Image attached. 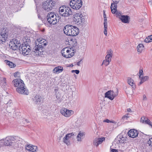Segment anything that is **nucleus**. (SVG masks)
<instances>
[{"instance_id":"f257e3e1","label":"nucleus","mask_w":152,"mask_h":152,"mask_svg":"<svg viewBox=\"0 0 152 152\" xmlns=\"http://www.w3.org/2000/svg\"><path fill=\"white\" fill-rule=\"evenodd\" d=\"M12 83L15 87H17L16 91L18 93L26 95H28L29 92L25 86V84L23 80L20 79H15L12 81Z\"/></svg>"},{"instance_id":"f03ea898","label":"nucleus","mask_w":152,"mask_h":152,"mask_svg":"<svg viewBox=\"0 0 152 152\" xmlns=\"http://www.w3.org/2000/svg\"><path fill=\"white\" fill-rule=\"evenodd\" d=\"M37 41H36V45L33 49V52L36 53V55H39L40 53L42 52L44 47L46 45V40L42 38H41L37 39Z\"/></svg>"},{"instance_id":"7ed1b4c3","label":"nucleus","mask_w":152,"mask_h":152,"mask_svg":"<svg viewBox=\"0 0 152 152\" xmlns=\"http://www.w3.org/2000/svg\"><path fill=\"white\" fill-rule=\"evenodd\" d=\"M64 33L68 36H75L79 33L78 28L72 25H67L64 28Z\"/></svg>"},{"instance_id":"20e7f679","label":"nucleus","mask_w":152,"mask_h":152,"mask_svg":"<svg viewBox=\"0 0 152 152\" xmlns=\"http://www.w3.org/2000/svg\"><path fill=\"white\" fill-rule=\"evenodd\" d=\"M74 50L69 47H66L63 48L61 51V53L64 57L69 58L72 57L74 55Z\"/></svg>"},{"instance_id":"39448f33","label":"nucleus","mask_w":152,"mask_h":152,"mask_svg":"<svg viewBox=\"0 0 152 152\" xmlns=\"http://www.w3.org/2000/svg\"><path fill=\"white\" fill-rule=\"evenodd\" d=\"M55 4V2L53 0H50L43 2L42 8L45 10L49 11L52 10Z\"/></svg>"},{"instance_id":"423d86ee","label":"nucleus","mask_w":152,"mask_h":152,"mask_svg":"<svg viewBox=\"0 0 152 152\" xmlns=\"http://www.w3.org/2000/svg\"><path fill=\"white\" fill-rule=\"evenodd\" d=\"M29 42H30V41L28 39L27 41L26 40V42L23 44L21 48V51L22 52V53L24 55H26L28 54L31 51V47L28 43Z\"/></svg>"},{"instance_id":"0eeeda50","label":"nucleus","mask_w":152,"mask_h":152,"mask_svg":"<svg viewBox=\"0 0 152 152\" xmlns=\"http://www.w3.org/2000/svg\"><path fill=\"white\" fill-rule=\"evenodd\" d=\"M73 20L78 25H82L84 22L85 19L82 14L77 13L74 15Z\"/></svg>"},{"instance_id":"6e6552de","label":"nucleus","mask_w":152,"mask_h":152,"mask_svg":"<svg viewBox=\"0 0 152 152\" xmlns=\"http://www.w3.org/2000/svg\"><path fill=\"white\" fill-rule=\"evenodd\" d=\"M70 5L73 9L78 10L82 6V0H71L70 2Z\"/></svg>"},{"instance_id":"1a4fd4ad","label":"nucleus","mask_w":152,"mask_h":152,"mask_svg":"<svg viewBox=\"0 0 152 152\" xmlns=\"http://www.w3.org/2000/svg\"><path fill=\"white\" fill-rule=\"evenodd\" d=\"M118 91L117 89L115 91L110 90L105 93L104 97L112 100L115 97L118 96Z\"/></svg>"},{"instance_id":"9d476101","label":"nucleus","mask_w":152,"mask_h":152,"mask_svg":"<svg viewBox=\"0 0 152 152\" xmlns=\"http://www.w3.org/2000/svg\"><path fill=\"white\" fill-rule=\"evenodd\" d=\"M61 114L66 117H70L74 113V112L72 110H69L65 108H62L60 110Z\"/></svg>"},{"instance_id":"9b49d317","label":"nucleus","mask_w":152,"mask_h":152,"mask_svg":"<svg viewBox=\"0 0 152 152\" xmlns=\"http://www.w3.org/2000/svg\"><path fill=\"white\" fill-rule=\"evenodd\" d=\"M117 5L114 4H111L110 7L111 11L112 13L116 14L117 17L119 19V17L122 16L120 12L117 10Z\"/></svg>"},{"instance_id":"f8f14e48","label":"nucleus","mask_w":152,"mask_h":152,"mask_svg":"<svg viewBox=\"0 0 152 152\" xmlns=\"http://www.w3.org/2000/svg\"><path fill=\"white\" fill-rule=\"evenodd\" d=\"M25 149L28 152H36L37 149V146L31 145H25Z\"/></svg>"},{"instance_id":"ddd939ff","label":"nucleus","mask_w":152,"mask_h":152,"mask_svg":"<svg viewBox=\"0 0 152 152\" xmlns=\"http://www.w3.org/2000/svg\"><path fill=\"white\" fill-rule=\"evenodd\" d=\"M74 135L73 133H69L66 135L64 137L63 140V142L66 144L67 145H69L70 144L69 138L71 137Z\"/></svg>"},{"instance_id":"4468645a","label":"nucleus","mask_w":152,"mask_h":152,"mask_svg":"<svg viewBox=\"0 0 152 152\" xmlns=\"http://www.w3.org/2000/svg\"><path fill=\"white\" fill-rule=\"evenodd\" d=\"M20 43L19 42L16 40H15L14 41L12 42L10 45H11V48L14 50H15L18 49L20 47Z\"/></svg>"},{"instance_id":"2eb2a0df","label":"nucleus","mask_w":152,"mask_h":152,"mask_svg":"<svg viewBox=\"0 0 152 152\" xmlns=\"http://www.w3.org/2000/svg\"><path fill=\"white\" fill-rule=\"evenodd\" d=\"M47 19L49 23L50 24L54 25L56 24L58 21L59 18L58 16L56 17L53 16V18H51Z\"/></svg>"},{"instance_id":"dca6fc26","label":"nucleus","mask_w":152,"mask_h":152,"mask_svg":"<svg viewBox=\"0 0 152 152\" xmlns=\"http://www.w3.org/2000/svg\"><path fill=\"white\" fill-rule=\"evenodd\" d=\"M65 12L62 14V16L64 17H68L72 14V12L70 7H65Z\"/></svg>"},{"instance_id":"f3484780","label":"nucleus","mask_w":152,"mask_h":152,"mask_svg":"<svg viewBox=\"0 0 152 152\" xmlns=\"http://www.w3.org/2000/svg\"><path fill=\"white\" fill-rule=\"evenodd\" d=\"M128 134L130 137L134 138L137 136L138 133L136 130L132 129L128 132Z\"/></svg>"},{"instance_id":"a211bd4d","label":"nucleus","mask_w":152,"mask_h":152,"mask_svg":"<svg viewBox=\"0 0 152 152\" xmlns=\"http://www.w3.org/2000/svg\"><path fill=\"white\" fill-rule=\"evenodd\" d=\"M107 53L105 60L111 62L113 55V51L112 50L110 49L107 51Z\"/></svg>"},{"instance_id":"6ab92c4d","label":"nucleus","mask_w":152,"mask_h":152,"mask_svg":"<svg viewBox=\"0 0 152 152\" xmlns=\"http://www.w3.org/2000/svg\"><path fill=\"white\" fill-rule=\"evenodd\" d=\"M130 18L129 16L127 15H122L119 17V19L124 23H128L129 22Z\"/></svg>"},{"instance_id":"aec40b11","label":"nucleus","mask_w":152,"mask_h":152,"mask_svg":"<svg viewBox=\"0 0 152 152\" xmlns=\"http://www.w3.org/2000/svg\"><path fill=\"white\" fill-rule=\"evenodd\" d=\"M104 140L105 138L104 137L102 138H96L94 140L93 144L96 147H97L99 145L101 144Z\"/></svg>"},{"instance_id":"412c9836","label":"nucleus","mask_w":152,"mask_h":152,"mask_svg":"<svg viewBox=\"0 0 152 152\" xmlns=\"http://www.w3.org/2000/svg\"><path fill=\"white\" fill-rule=\"evenodd\" d=\"M33 101L35 103H39L42 101V98L41 96L39 95H36L33 98Z\"/></svg>"},{"instance_id":"4be33fe9","label":"nucleus","mask_w":152,"mask_h":152,"mask_svg":"<svg viewBox=\"0 0 152 152\" xmlns=\"http://www.w3.org/2000/svg\"><path fill=\"white\" fill-rule=\"evenodd\" d=\"M7 34L5 32H1L0 34V41L5 42L7 38Z\"/></svg>"},{"instance_id":"5701e85b","label":"nucleus","mask_w":152,"mask_h":152,"mask_svg":"<svg viewBox=\"0 0 152 152\" xmlns=\"http://www.w3.org/2000/svg\"><path fill=\"white\" fill-rule=\"evenodd\" d=\"M12 140L9 137H6L5 139V141L4 142V144L6 146L12 145V144H13V142H12Z\"/></svg>"},{"instance_id":"b1692460","label":"nucleus","mask_w":152,"mask_h":152,"mask_svg":"<svg viewBox=\"0 0 152 152\" xmlns=\"http://www.w3.org/2000/svg\"><path fill=\"white\" fill-rule=\"evenodd\" d=\"M140 79V81L138 84V85L140 86L144 82L148 80L149 77L148 76H146L144 77H142L141 78H139Z\"/></svg>"},{"instance_id":"393cba45","label":"nucleus","mask_w":152,"mask_h":152,"mask_svg":"<svg viewBox=\"0 0 152 152\" xmlns=\"http://www.w3.org/2000/svg\"><path fill=\"white\" fill-rule=\"evenodd\" d=\"M128 84L130 85L133 89H135L136 88L135 85L134 83V80L130 77L128 78Z\"/></svg>"},{"instance_id":"a878e982","label":"nucleus","mask_w":152,"mask_h":152,"mask_svg":"<svg viewBox=\"0 0 152 152\" xmlns=\"http://www.w3.org/2000/svg\"><path fill=\"white\" fill-rule=\"evenodd\" d=\"M63 70V68L62 66H58L55 67L53 71L56 73H59L62 72Z\"/></svg>"},{"instance_id":"bb28decb","label":"nucleus","mask_w":152,"mask_h":152,"mask_svg":"<svg viewBox=\"0 0 152 152\" xmlns=\"http://www.w3.org/2000/svg\"><path fill=\"white\" fill-rule=\"evenodd\" d=\"M7 80L6 78L0 76V84L1 85L5 86L7 85Z\"/></svg>"},{"instance_id":"cd10ccee","label":"nucleus","mask_w":152,"mask_h":152,"mask_svg":"<svg viewBox=\"0 0 152 152\" xmlns=\"http://www.w3.org/2000/svg\"><path fill=\"white\" fill-rule=\"evenodd\" d=\"M144 46L142 44H139L137 46V51L141 53L142 51L144 50Z\"/></svg>"},{"instance_id":"c85d7f7f","label":"nucleus","mask_w":152,"mask_h":152,"mask_svg":"<svg viewBox=\"0 0 152 152\" xmlns=\"http://www.w3.org/2000/svg\"><path fill=\"white\" fill-rule=\"evenodd\" d=\"M5 62L11 68L14 67L15 66V65L12 62H10L7 60H5Z\"/></svg>"},{"instance_id":"c756f323","label":"nucleus","mask_w":152,"mask_h":152,"mask_svg":"<svg viewBox=\"0 0 152 152\" xmlns=\"http://www.w3.org/2000/svg\"><path fill=\"white\" fill-rule=\"evenodd\" d=\"M83 135L84 134L83 133L80 132L78 133L77 136V139L78 141L80 142L81 141V139H82V137L83 136Z\"/></svg>"},{"instance_id":"7c9ffc66","label":"nucleus","mask_w":152,"mask_h":152,"mask_svg":"<svg viewBox=\"0 0 152 152\" xmlns=\"http://www.w3.org/2000/svg\"><path fill=\"white\" fill-rule=\"evenodd\" d=\"M53 16H55V17H57L56 15L55 14L54 12H50L48 13L47 16V19L53 18Z\"/></svg>"},{"instance_id":"2f4dec72","label":"nucleus","mask_w":152,"mask_h":152,"mask_svg":"<svg viewBox=\"0 0 152 152\" xmlns=\"http://www.w3.org/2000/svg\"><path fill=\"white\" fill-rule=\"evenodd\" d=\"M65 10V8L64 6L60 7L59 9V12L60 14L62 15V14L64 12Z\"/></svg>"},{"instance_id":"473e14b6","label":"nucleus","mask_w":152,"mask_h":152,"mask_svg":"<svg viewBox=\"0 0 152 152\" xmlns=\"http://www.w3.org/2000/svg\"><path fill=\"white\" fill-rule=\"evenodd\" d=\"M124 138L122 137L121 138H118L117 139V143H123L124 142Z\"/></svg>"},{"instance_id":"72a5a7b5","label":"nucleus","mask_w":152,"mask_h":152,"mask_svg":"<svg viewBox=\"0 0 152 152\" xmlns=\"http://www.w3.org/2000/svg\"><path fill=\"white\" fill-rule=\"evenodd\" d=\"M110 62V61H108L104 59L103 61L102 65L104 64L105 66H107L109 64Z\"/></svg>"},{"instance_id":"f704fd0d","label":"nucleus","mask_w":152,"mask_h":152,"mask_svg":"<svg viewBox=\"0 0 152 152\" xmlns=\"http://www.w3.org/2000/svg\"><path fill=\"white\" fill-rule=\"evenodd\" d=\"M104 122H106L107 123H115V122L113 120H110L107 119H106L105 120H104L103 121Z\"/></svg>"},{"instance_id":"c9c22d12","label":"nucleus","mask_w":152,"mask_h":152,"mask_svg":"<svg viewBox=\"0 0 152 152\" xmlns=\"http://www.w3.org/2000/svg\"><path fill=\"white\" fill-rule=\"evenodd\" d=\"M148 144L149 146L152 147V138H150L148 141Z\"/></svg>"},{"instance_id":"e433bc0d","label":"nucleus","mask_w":152,"mask_h":152,"mask_svg":"<svg viewBox=\"0 0 152 152\" xmlns=\"http://www.w3.org/2000/svg\"><path fill=\"white\" fill-rule=\"evenodd\" d=\"M107 26H104V33L106 36L107 35Z\"/></svg>"},{"instance_id":"4c0bfd02","label":"nucleus","mask_w":152,"mask_h":152,"mask_svg":"<svg viewBox=\"0 0 152 152\" xmlns=\"http://www.w3.org/2000/svg\"><path fill=\"white\" fill-rule=\"evenodd\" d=\"M129 115V113H127L125 115L122 117V119L123 120L125 119L127 120V118L129 117L128 116Z\"/></svg>"},{"instance_id":"58836bf2","label":"nucleus","mask_w":152,"mask_h":152,"mask_svg":"<svg viewBox=\"0 0 152 152\" xmlns=\"http://www.w3.org/2000/svg\"><path fill=\"white\" fill-rule=\"evenodd\" d=\"M144 42L146 43H148L151 42V41L148 37L146 38L144 40Z\"/></svg>"},{"instance_id":"ea45409f","label":"nucleus","mask_w":152,"mask_h":152,"mask_svg":"<svg viewBox=\"0 0 152 152\" xmlns=\"http://www.w3.org/2000/svg\"><path fill=\"white\" fill-rule=\"evenodd\" d=\"M145 123L148 124L149 125H151V122L150 120L148 119H146Z\"/></svg>"},{"instance_id":"a19ab883","label":"nucleus","mask_w":152,"mask_h":152,"mask_svg":"<svg viewBox=\"0 0 152 152\" xmlns=\"http://www.w3.org/2000/svg\"><path fill=\"white\" fill-rule=\"evenodd\" d=\"M146 119V118L144 117H142L141 118L140 121L143 123H145V120Z\"/></svg>"},{"instance_id":"79ce46f5","label":"nucleus","mask_w":152,"mask_h":152,"mask_svg":"<svg viewBox=\"0 0 152 152\" xmlns=\"http://www.w3.org/2000/svg\"><path fill=\"white\" fill-rule=\"evenodd\" d=\"M14 76L15 77H19L20 76V73L18 72H16L14 74Z\"/></svg>"},{"instance_id":"37998d69","label":"nucleus","mask_w":152,"mask_h":152,"mask_svg":"<svg viewBox=\"0 0 152 152\" xmlns=\"http://www.w3.org/2000/svg\"><path fill=\"white\" fill-rule=\"evenodd\" d=\"M71 72L72 73L75 72L76 74H78L80 72V71L78 70H72Z\"/></svg>"},{"instance_id":"c03bdc74","label":"nucleus","mask_w":152,"mask_h":152,"mask_svg":"<svg viewBox=\"0 0 152 152\" xmlns=\"http://www.w3.org/2000/svg\"><path fill=\"white\" fill-rule=\"evenodd\" d=\"M139 78H141V75H143V74L142 69H140L139 71Z\"/></svg>"},{"instance_id":"a18cd8bd","label":"nucleus","mask_w":152,"mask_h":152,"mask_svg":"<svg viewBox=\"0 0 152 152\" xmlns=\"http://www.w3.org/2000/svg\"><path fill=\"white\" fill-rule=\"evenodd\" d=\"M113 3L112 4H116L117 5V4L118 3L119 1V0H112Z\"/></svg>"},{"instance_id":"49530a36","label":"nucleus","mask_w":152,"mask_h":152,"mask_svg":"<svg viewBox=\"0 0 152 152\" xmlns=\"http://www.w3.org/2000/svg\"><path fill=\"white\" fill-rule=\"evenodd\" d=\"M104 26H107V19H104Z\"/></svg>"},{"instance_id":"de8ad7c7","label":"nucleus","mask_w":152,"mask_h":152,"mask_svg":"<svg viewBox=\"0 0 152 152\" xmlns=\"http://www.w3.org/2000/svg\"><path fill=\"white\" fill-rule=\"evenodd\" d=\"M147 100V98L145 95H144L143 96V100L146 101Z\"/></svg>"},{"instance_id":"09e8293b","label":"nucleus","mask_w":152,"mask_h":152,"mask_svg":"<svg viewBox=\"0 0 152 152\" xmlns=\"http://www.w3.org/2000/svg\"><path fill=\"white\" fill-rule=\"evenodd\" d=\"M82 59L80 60V61H78L77 62V64L78 66H80V64L81 63V62L82 61Z\"/></svg>"},{"instance_id":"8fccbe9b","label":"nucleus","mask_w":152,"mask_h":152,"mask_svg":"<svg viewBox=\"0 0 152 152\" xmlns=\"http://www.w3.org/2000/svg\"><path fill=\"white\" fill-rule=\"evenodd\" d=\"M5 104H8L9 103L10 104H11V100H9V102L7 103H6V102L5 101L4 102H3Z\"/></svg>"},{"instance_id":"3c124183","label":"nucleus","mask_w":152,"mask_h":152,"mask_svg":"<svg viewBox=\"0 0 152 152\" xmlns=\"http://www.w3.org/2000/svg\"><path fill=\"white\" fill-rule=\"evenodd\" d=\"M128 89H129V88H128V89H126V93H127V94H131V93L129 91H128Z\"/></svg>"},{"instance_id":"603ef678","label":"nucleus","mask_w":152,"mask_h":152,"mask_svg":"<svg viewBox=\"0 0 152 152\" xmlns=\"http://www.w3.org/2000/svg\"><path fill=\"white\" fill-rule=\"evenodd\" d=\"M112 152H118L116 150L113 149L112 150Z\"/></svg>"},{"instance_id":"864d4df0","label":"nucleus","mask_w":152,"mask_h":152,"mask_svg":"<svg viewBox=\"0 0 152 152\" xmlns=\"http://www.w3.org/2000/svg\"><path fill=\"white\" fill-rule=\"evenodd\" d=\"M148 37H149L151 42H152V35L149 36Z\"/></svg>"},{"instance_id":"5fc2aeb1","label":"nucleus","mask_w":152,"mask_h":152,"mask_svg":"<svg viewBox=\"0 0 152 152\" xmlns=\"http://www.w3.org/2000/svg\"><path fill=\"white\" fill-rule=\"evenodd\" d=\"M131 3H133L135 0H128Z\"/></svg>"},{"instance_id":"6e6d98bb","label":"nucleus","mask_w":152,"mask_h":152,"mask_svg":"<svg viewBox=\"0 0 152 152\" xmlns=\"http://www.w3.org/2000/svg\"><path fill=\"white\" fill-rule=\"evenodd\" d=\"M127 111L129 112H131V110L130 108H128L127 109Z\"/></svg>"},{"instance_id":"4d7b16f0","label":"nucleus","mask_w":152,"mask_h":152,"mask_svg":"<svg viewBox=\"0 0 152 152\" xmlns=\"http://www.w3.org/2000/svg\"><path fill=\"white\" fill-rule=\"evenodd\" d=\"M104 17H106V14H104Z\"/></svg>"},{"instance_id":"13d9d810","label":"nucleus","mask_w":152,"mask_h":152,"mask_svg":"<svg viewBox=\"0 0 152 152\" xmlns=\"http://www.w3.org/2000/svg\"><path fill=\"white\" fill-rule=\"evenodd\" d=\"M104 19H107L106 17H104Z\"/></svg>"},{"instance_id":"bf43d9fd","label":"nucleus","mask_w":152,"mask_h":152,"mask_svg":"<svg viewBox=\"0 0 152 152\" xmlns=\"http://www.w3.org/2000/svg\"><path fill=\"white\" fill-rule=\"evenodd\" d=\"M103 12H104V14H105V11L104 10Z\"/></svg>"},{"instance_id":"052dcab7","label":"nucleus","mask_w":152,"mask_h":152,"mask_svg":"<svg viewBox=\"0 0 152 152\" xmlns=\"http://www.w3.org/2000/svg\"><path fill=\"white\" fill-rule=\"evenodd\" d=\"M149 2H151V4L152 5V2H151V1H149Z\"/></svg>"},{"instance_id":"680f3d73","label":"nucleus","mask_w":152,"mask_h":152,"mask_svg":"<svg viewBox=\"0 0 152 152\" xmlns=\"http://www.w3.org/2000/svg\"><path fill=\"white\" fill-rule=\"evenodd\" d=\"M70 66L72 67L73 66V65L72 64Z\"/></svg>"},{"instance_id":"e2e57ef3","label":"nucleus","mask_w":152,"mask_h":152,"mask_svg":"<svg viewBox=\"0 0 152 152\" xmlns=\"http://www.w3.org/2000/svg\"><path fill=\"white\" fill-rule=\"evenodd\" d=\"M5 99H6V100H7V97H6V98H5Z\"/></svg>"},{"instance_id":"0e129e2a","label":"nucleus","mask_w":152,"mask_h":152,"mask_svg":"<svg viewBox=\"0 0 152 152\" xmlns=\"http://www.w3.org/2000/svg\"><path fill=\"white\" fill-rule=\"evenodd\" d=\"M150 125L151 126V127H152V125L151 124V125Z\"/></svg>"},{"instance_id":"69168bd1","label":"nucleus","mask_w":152,"mask_h":152,"mask_svg":"<svg viewBox=\"0 0 152 152\" xmlns=\"http://www.w3.org/2000/svg\"><path fill=\"white\" fill-rule=\"evenodd\" d=\"M55 91H57V90H56V89H55Z\"/></svg>"},{"instance_id":"338daca9","label":"nucleus","mask_w":152,"mask_h":152,"mask_svg":"<svg viewBox=\"0 0 152 152\" xmlns=\"http://www.w3.org/2000/svg\"><path fill=\"white\" fill-rule=\"evenodd\" d=\"M55 91H57V90H56V89H55Z\"/></svg>"},{"instance_id":"774afa93","label":"nucleus","mask_w":152,"mask_h":152,"mask_svg":"<svg viewBox=\"0 0 152 152\" xmlns=\"http://www.w3.org/2000/svg\"><path fill=\"white\" fill-rule=\"evenodd\" d=\"M130 90H131V91H132L131 89H130Z\"/></svg>"}]
</instances>
